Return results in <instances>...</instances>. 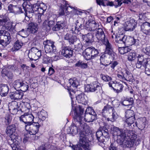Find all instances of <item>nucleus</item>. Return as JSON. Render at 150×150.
Here are the masks:
<instances>
[{
  "label": "nucleus",
  "mask_w": 150,
  "mask_h": 150,
  "mask_svg": "<svg viewBox=\"0 0 150 150\" xmlns=\"http://www.w3.org/2000/svg\"><path fill=\"white\" fill-rule=\"evenodd\" d=\"M83 112L82 106L79 105L74 107L70 113L73 116L74 125H72L69 128L70 134L73 135L79 132V143L85 150H87L85 146L87 147L88 146L87 136L90 133V130L89 126L83 122V117L81 115Z\"/></svg>",
  "instance_id": "obj_1"
},
{
  "label": "nucleus",
  "mask_w": 150,
  "mask_h": 150,
  "mask_svg": "<svg viewBox=\"0 0 150 150\" xmlns=\"http://www.w3.org/2000/svg\"><path fill=\"white\" fill-rule=\"evenodd\" d=\"M110 132L113 138L124 146L131 148L135 144L137 136L133 131L123 129L113 125L110 128Z\"/></svg>",
  "instance_id": "obj_2"
},
{
  "label": "nucleus",
  "mask_w": 150,
  "mask_h": 150,
  "mask_svg": "<svg viewBox=\"0 0 150 150\" xmlns=\"http://www.w3.org/2000/svg\"><path fill=\"white\" fill-rule=\"evenodd\" d=\"M139 41L138 39H135L133 37L130 36L124 35H121L120 37H117L116 42L122 45H132L135 44L137 45Z\"/></svg>",
  "instance_id": "obj_3"
},
{
  "label": "nucleus",
  "mask_w": 150,
  "mask_h": 150,
  "mask_svg": "<svg viewBox=\"0 0 150 150\" xmlns=\"http://www.w3.org/2000/svg\"><path fill=\"white\" fill-rule=\"evenodd\" d=\"M102 115L104 116L107 115L109 117L107 118V120L112 122L114 121L117 118V115L115 111L114 108L110 105L105 106L102 111Z\"/></svg>",
  "instance_id": "obj_4"
},
{
  "label": "nucleus",
  "mask_w": 150,
  "mask_h": 150,
  "mask_svg": "<svg viewBox=\"0 0 150 150\" xmlns=\"http://www.w3.org/2000/svg\"><path fill=\"white\" fill-rule=\"evenodd\" d=\"M107 125L100 128V130H98L96 133L97 139L98 141L103 143L106 140H108L109 139V130L107 129Z\"/></svg>",
  "instance_id": "obj_5"
},
{
  "label": "nucleus",
  "mask_w": 150,
  "mask_h": 150,
  "mask_svg": "<svg viewBox=\"0 0 150 150\" xmlns=\"http://www.w3.org/2000/svg\"><path fill=\"white\" fill-rule=\"evenodd\" d=\"M117 77L120 80L132 82L134 81L132 74L129 70L127 69H122L119 71Z\"/></svg>",
  "instance_id": "obj_6"
},
{
  "label": "nucleus",
  "mask_w": 150,
  "mask_h": 150,
  "mask_svg": "<svg viewBox=\"0 0 150 150\" xmlns=\"http://www.w3.org/2000/svg\"><path fill=\"white\" fill-rule=\"evenodd\" d=\"M1 27L3 30L6 29L10 31H13V29L12 23L6 14L0 16V28Z\"/></svg>",
  "instance_id": "obj_7"
},
{
  "label": "nucleus",
  "mask_w": 150,
  "mask_h": 150,
  "mask_svg": "<svg viewBox=\"0 0 150 150\" xmlns=\"http://www.w3.org/2000/svg\"><path fill=\"white\" fill-rule=\"evenodd\" d=\"M23 8L25 12L24 14L25 16V19L27 18L28 19L32 17L35 11V6L30 3L24 2L22 5Z\"/></svg>",
  "instance_id": "obj_8"
},
{
  "label": "nucleus",
  "mask_w": 150,
  "mask_h": 150,
  "mask_svg": "<svg viewBox=\"0 0 150 150\" xmlns=\"http://www.w3.org/2000/svg\"><path fill=\"white\" fill-rule=\"evenodd\" d=\"M11 37L10 34L3 30H0V44L3 46H6L9 44Z\"/></svg>",
  "instance_id": "obj_9"
},
{
  "label": "nucleus",
  "mask_w": 150,
  "mask_h": 150,
  "mask_svg": "<svg viewBox=\"0 0 150 150\" xmlns=\"http://www.w3.org/2000/svg\"><path fill=\"white\" fill-rule=\"evenodd\" d=\"M84 53L86 59L89 60L96 57L99 54V52L97 49L92 47L86 48L85 50Z\"/></svg>",
  "instance_id": "obj_10"
},
{
  "label": "nucleus",
  "mask_w": 150,
  "mask_h": 150,
  "mask_svg": "<svg viewBox=\"0 0 150 150\" xmlns=\"http://www.w3.org/2000/svg\"><path fill=\"white\" fill-rule=\"evenodd\" d=\"M40 125L38 122H34L28 125H25V130L31 135H35L39 131Z\"/></svg>",
  "instance_id": "obj_11"
},
{
  "label": "nucleus",
  "mask_w": 150,
  "mask_h": 150,
  "mask_svg": "<svg viewBox=\"0 0 150 150\" xmlns=\"http://www.w3.org/2000/svg\"><path fill=\"white\" fill-rule=\"evenodd\" d=\"M55 43L50 40H46L43 42L45 50L46 53L52 52H55L56 51V48L55 45Z\"/></svg>",
  "instance_id": "obj_12"
},
{
  "label": "nucleus",
  "mask_w": 150,
  "mask_h": 150,
  "mask_svg": "<svg viewBox=\"0 0 150 150\" xmlns=\"http://www.w3.org/2000/svg\"><path fill=\"white\" fill-rule=\"evenodd\" d=\"M34 117L30 112H26L19 117V120L20 121L24 122L25 125H26L32 124Z\"/></svg>",
  "instance_id": "obj_13"
},
{
  "label": "nucleus",
  "mask_w": 150,
  "mask_h": 150,
  "mask_svg": "<svg viewBox=\"0 0 150 150\" xmlns=\"http://www.w3.org/2000/svg\"><path fill=\"white\" fill-rule=\"evenodd\" d=\"M94 33H95V36L97 39V42H102L106 40L105 35L102 28H100L97 29Z\"/></svg>",
  "instance_id": "obj_14"
},
{
  "label": "nucleus",
  "mask_w": 150,
  "mask_h": 150,
  "mask_svg": "<svg viewBox=\"0 0 150 150\" xmlns=\"http://www.w3.org/2000/svg\"><path fill=\"white\" fill-rule=\"evenodd\" d=\"M146 59L143 56L139 55L137 57V62L136 63V67L138 69H143L146 67Z\"/></svg>",
  "instance_id": "obj_15"
},
{
  "label": "nucleus",
  "mask_w": 150,
  "mask_h": 150,
  "mask_svg": "<svg viewBox=\"0 0 150 150\" xmlns=\"http://www.w3.org/2000/svg\"><path fill=\"white\" fill-rule=\"evenodd\" d=\"M137 22L133 19L126 21L125 23V29L126 31L133 30L137 25Z\"/></svg>",
  "instance_id": "obj_16"
},
{
  "label": "nucleus",
  "mask_w": 150,
  "mask_h": 150,
  "mask_svg": "<svg viewBox=\"0 0 150 150\" xmlns=\"http://www.w3.org/2000/svg\"><path fill=\"white\" fill-rule=\"evenodd\" d=\"M99 27L98 23L93 21L91 22L87 23L85 26V29L93 33V32H95L96 30L99 28Z\"/></svg>",
  "instance_id": "obj_17"
},
{
  "label": "nucleus",
  "mask_w": 150,
  "mask_h": 150,
  "mask_svg": "<svg viewBox=\"0 0 150 150\" xmlns=\"http://www.w3.org/2000/svg\"><path fill=\"white\" fill-rule=\"evenodd\" d=\"M73 49L69 46L63 47L62 51V54L66 58H70L72 56Z\"/></svg>",
  "instance_id": "obj_18"
},
{
  "label": "nucleus",
  "mask_w": 150,
  "mask_h": 150,
  "mask_svg": "<svg viewBox=\"0 0 150 150\" xmlns=\"http://www.w3.org/2000/svg\"><path fill=\"white\" fill-rule=\"evenodd\" d=\"M8 108L10 112L13 114H16L19 110L18 103L16 101H12L9 104Z\"/></svg>",
  "instance_id": "obj_19"
},
{
  "label": "nucleus",
  "mask_w": 150,
  "mask_h": 150,
  "mask_svg": "<svg viewBox=\"0 0 150 150\" xmlns=\"http://www.w3.org/2000/svg\"><path fill=\"white\" fill-rule=\"evenodd\" d=\"M99 87L97 82L94 81L90 84L87 85L85 88V90L87 92H93L97 90L98 88Z\"/></svg>",
  "instance_id": "obj_20"
},
{
  "label": "nucleus",
  "mask_w": 150,
  "mask_h": 150,
  "mask_svg": "<svg viewBox=\"0 0 150 150\" xmlns=\"http://www.w3.org/2000/svg\"><path fill=\"white\" fill-rule=\"evenodd\" d=\"M141 30L146 35H150V23L147 22L143 23L141 26Z\"/></svg>",
  "instance_id": "obj_21"
},
{
  "label": "nucleus",
  "mask_w": 150,
  "mask_h": 150,
  "mask_svg": "<svg viewBox=\"0 0 150 150\" xmlns=\"http://www.w3.org/2000/svg\"><path fill=\"white\" fill-rule=\"evenodd\" d=\"M23 96V92L18 91L15 92H11L9 93V96L12 100H20L21 99Z\"/></svg>",
  "instance_id": "obj_22"
},
{
  "label": "nucleus",
  "mask_w": 150,
  "mask_h": 150,
  "mask_svg": "<svg viewBox=\"0 0 150 150\" xmlns=\"http://www.w3.org/2000/svg\"><path fill=\"white\" fill-rule=\"evenodd\" d=\"M93 37V35L91 33H88L83 36V40L85 42V45L88 46L91 44Z\"/></svg>",
  "instance_id": "obj_23"
},
{
  "label": "nucleus",
  "mask_w": 150,
  "mask_h": 150,
  "mask_svg": "<svg viewBox=\"0 0 150 150\" xmlns=\"http://www.w3.org/2000/svg\"><path fill=\"white\" fill-rule=\"evenodd\" d=\"M106 46L105 52L106 53L109 55H112L113 54V48L109 42L108 40L106 39L102 42Z\"/></svg>",
  "instance_id": "obj_24"
},
{
  "label": "nucleus",
  "mask_w": 150,
  "mask_h": 150,
  "mask_svg": "<svg viewBox=\"0 0 150 150\" xmlns=\"http://www.w3.org/2000/svg\"><path fill=\"white\" fill-rule=\"evenodd\" d=\"M9 88L7 84H1L0 85V95L1 96H6L9 91Z\"/></svg>",
  "instance_id": "obj_25"
},
{
  "label": "nucleus",
  "mask_w": 150,
  "mask_h": 150,
  "mask_svg": "<svg viewBox=\"0 0 150 150\" xmlns=\"http://www.w3.org/2000/svg\"><path fill=\"white\" fill-rule=\"evenodd\" d=\"M113 90L117 93L121 92L122 91L124 86L120 82L113 83Z\"/></svg>",
  "instance_id": "obj_26"
},
{
  "label": "nucleus",
  "mask_w": 150,
  "mask_h": 150,
  "mask_svg": "<svg viewBox=\"0 0 150 150\" xmlns=\"http://www.w3.org/2000/svg\"><path fill=\"white\" fill-rule=\"evenodd\" d=\"M83 115V114L81 115V116L83 117V119L85 121L87 122H92L94 120L96 119L97 117V115L86 114L84 115V118H83V117L82 116Z\"/></svg>",
  "instance_id": "obj_27"
},
{
  "label": "nucleus",
  "mask_w": 150,
  "mask_h": 150,
  "mask_svg": "<svg viewBox=\"0 0 150 150\" xmlns=\"http://www.w3.org/2000/svg\"><path fill=\"white\" fill-rule=\"evenodd\" d=\"M28 29L30 33L33 34L36 33L38 30V25L33 22H31L28 25Z\"/></svg>",
  "instance_id": "obj_28"
},
{
  "label": "nucleus",
  "mask_w": 150,
  "mask_h": 150,
  "mask_svg": "<svg viewBox=\"0 0 150 150\" xmlns=\"http://www.w3.org/2000/svg\"><path fill=\"white\" fill-rule=\"evenodd\" d=\"M76 98L79 103L84 105L86 104L87 103L86 96L83 93H81L78 95Z\"/></svg>",
  "instance_id": "obj_29"
},
{
  "label": "nucleus",
  "mask_w": 150,
  "mask_h": 150,
  "mask_svg": "<svg viewBox=\"0 0 150 150\" xmlns=\"http://www.w3.org/2000/svg\"><path fill=\"white\" fill-rule=\"evenodd\" d=\"M65 23L64 21L58 22L52 27V30L53 31H58L62 29L65 27Z\"/></svg>",
  "instance_id": "obj_30"
},
{
  "label": "nucleus",
  "mask_w": 150,
  "mask_h": 150,
  "mask_svg": "<svg viewBox=\"0 0 150 150\" xmlns=\"http://www.w3.org/2000/svg\"><path fill=\"white\" fill-rule=\"evenodd\" d=\"M10 136L11 140L13 142V143L19 144L21 141V138L20 137L17 136L15 134H11Z\"/></svg>",
  "instance_id": "obj_31"
},
{
  "label": "nucleus",
  "mask_w": 150,
  "mask_h": 150,
  "mask_svg": "<svg viewBox=\"0 0 150 150\" xmlns=\"http://www.w3.org/2000/svg\"><path fill=\"white\" fill-rule=\"evenodd\" d=\"M146 117H142L139 118L137 120V122L135 123L136 126H137V124L138 123V126L141 128H144L145 127L146 124Z\"/></svg>",
  "instance_id": "obj_32"
},
{
  "label": "nucleus",
  "mask_w": 150,
  "mask_h": 150,
  "mask_svg": "<svg viewBox=\"0 0 150 150\" xmlns=\"http://www.w3.org/2000/svg\"><path fill=\"white\" fill-rule=\"evenodd\" d=\"M55 24L54 22L53 21H45L42 23L43 27L46 28L48 30L51 28L53 27Z\"/></svg>",
  "instance_id": "obj_33"
},
{
  "label": "nucleus",
  "mask_w": 150,
  "mask_h": 150,
  "mask_svg": "<svg viewBox=\"0 0 150 150\" xmlns=\"http://www.w3.org/2000/svg\"><path fill=\"white\" fill-rule=\"evenodd\" d=\"M16 129V127L15 125H11L6 127V133L7 134H13L15 132Z\"/></svg>",
  "instance_id": "obj_34"
},
{
  "label": "nucleus",
  "mask_w": 150,
  "mask_h": 150,
  "mask_svg": "<svg viewBox=\"0 0 150 150\" xmlns=\"http://www.w3.org/2000/svg\"><path fill=\"white\" fill-rule=\"evenodd\" d=\"M87 142L88 143V147H86V146H85L87 150H91V147H90L89 143L88 142V138L87 139ZM81 146L85 150H85V149H84V148L82 145H81L79 142V144L77 145H72V148L73 149V150H83V149L81 147Z\"/></svg>",
  "instance_id": "obj_35"
},
{
  "label": "nucleus",
  "mask_w": 150,
  "mask_h": 150,
  "mask_svg": "<svg viewBox=\"0 0 150 150\" xmlns=\"http://www.w3.org/2000/svg\"><path fill=\"white\" fill-rule=\"evenodd\" d=\"M121 104L125 106H128V107H130L131 108L132 107V105L133 103V100L132 98H131L129 99L125 100L121 102Z\"/></svg>",
  "instance_id": "obj_36"
},
{
  "label": "nucleus",
  "mask_w": 150,
  "mask_h": 150,
  "mask_svg": "<svg viewBox=\"0 0 150 150\" xmlns=\"http://www.w3.org/2000/svg\"><path fill=\"white\" fill-rule=\"evenodd\" d=\"M70 87L72 86L74 88H76L79 85V83L76 78L70 79L69 80V83Z\"/></svg>",
  "instance_id": "obj_37"
},
{
  "label": "nucleus",
  "mask_w": 150,
  "mask_h": 150,
  "mask_svg": "<svg viewBox=\"0 0 150 150\" xmlns=\"http://www.w3.org/2000/svg\"><path fill=\"white\" fill-rule=\"evenodd\" d=\"M35 11H37L39 15L43 14L44 13V11L46 10V7L45 6H44L43 7H41V5L40 6L35 5Z\"/></svg>",
  "instance_id": "obj_38"
},
{
  "label": "nucleus",
  "mask_w": 150,
  "mask_h": 150,
  "mask_svg": "<svg viewBox=\"0 0 150 150\" xmlns=\"http://www.w3.org/2000/svg\"><path fill=\"white\" fill-rule=\"evenodd\" d=\"M36 52V47H32L29 50L28 56L30 60H34L35 53Z\"/></svg>",
  "instance_id": "obj_39"
},
{
  "label": "nucleus",
  "mask_w": 150,
  "mask_h": 150,
  "mask_svg": "<svg viewBox=\"0 0 150 150\" xmlns=\"http://www.w3.org/2000/svg\"><path fill=\"white\" fill-rule=\"evenodd\" d=\"M23 45V43L22 41L18 40L14 43L12 49L13 51H17Z\"/></svg>",
  "instance_id": "obj_40"
},
{
  "label": "nucleus",
  "mask_w": 150,
  "mask_h": 150,
  "mask_svg": "<svg viewBox=\"0 0 150 150\" xmlns=\"http://www.w3.org/2000/svg\"><path fill=\"white\" fill-rule=\"evenodd\" d=\"M136 57L137 56L135 52L133 50H131L129 51L128 56V59L130 61H132L136 59Z\"/></svg>",
  "instance_id": "obj_41"
},
{
  "label": "nucleus",
  "mask_w": 150,
  "mask_h": 150,
  "mask_svg": "<svg viewBox=\"0 0 150 150\" xmlns=\"http://www.w3.org/2000/svg\"><path fill=\"white\" fill-rule=\"evenodd\" d=\"M29 88L28 83L26 82L22 81L20 90L23 92H25L28 90Z\"/></svg>",
  "instance_id": "obj_42"
},
{
  "label": "nucleus",
  "mask_w": 150,
  "mask_h": 150,
  "mask_svg": "<svg viewBox=\"0 0 150 150\" xmlns=\"http://www.w3.org/2000/svg\"><path fill=\"white\" fill-rule=\"evenodd\" d=\"M22 81L18 80L14 81L13 84V87L16 89H20Z\"/></svg>",
  "instance_id": "obj_43"
},
{
  "label": "nucleus",
  "mask_w": 150,
  "mask_h": 150,
  "mask_svg": "<svg viewBox=\"0 0 150 150\" xmlns=\"http://www.w3.org/2000/svg\"><path fill=\"white\" fill-rule=\"evenodd\" d=\"M131 2V0H117L115 3L116 4L115 7H117V6H120L122 3L128 4Z\"/></svg>",
  "instance_id": "obj_44"
},
{
  "label": "nucleus",
  "mask_w": 150,
  "mask_h": 150,
  "mask_svg": "<svg viewBox=\"0 0 150 150\" xmlns=\"http://www.w3.org/2000/svg\"><path fill=\"white\" fill-rule=\"evenodd\" d=\"M127 119L125 121V125L126 126L127 124V125L129 126L134 123L135 120L134 117H132L129 118H126Z\"/></svg>",
  "instance_id": "obj_45"
},
{
  "label": "nucleus",
  "mask_w": 150,
  "mask_h": 150,
  "mask_svg": "<svg viewBox=\"0 0 150 150\" xmlns=\"http://www.w3.org/2000/svg\"><path fill=\"white\" fill-rule=\"evenodd\" d=\"M76 67L81 68L82 69H85L87 68V65L82 61H79L75 64Z\"/></svg>",
  "instance_id": "obj_46"
},
{
  "label": "nucleus",
  "mask_w": 150,
  "mask_h": 150,
  "mask_svg": "<svg viewBox=\"0 0 150 150\" xmlns=\"http://www.w3.org/2000/svg\"><path fill=\"white\" fill-rule=\"evenodd\" d=\"M46 112L45 111H41L38 114V118L40 120L42 121L44 120L46 118Z\"/></svg>",
  "instance_id": "obj_47"
},
{
  "label": "nucleus",
  "mask_w": 150,
  "mask_h": 150,
  "mask_svg": "<svg viewBox=\"0 0 150 150\" xmlns=\"http://www.w3.org/2000/svg\"><path fill=\"white\" fill-rule=\"evenodd\" d=\"M125 115L126 118L134 117V112L132 110L128 109L126 111Z\"/></svg>",
  "instance_id": "obj_48"
},
{
  "label": "nucleus",
  "mask_w": 150,
  "mask_h": 150,
  "mask_svg": "<svg viewBox=\"0 0 150 150\" xmlns=\"http://www.w3.org/2000/svg\"><path fill=\"white\" fill-rule=\"evenodd\" d=\"M85 114L97 115L93 108L90 107L87 108L85 111Z\"/></svg>",
  "instance_id": "obj_49"
},
{
  "label": "nucleus",
  "mask_w": 150,
  "mask_h": 150,
  "mask_svg": "<svg viewBox=\"0 0 150 150\" xmlns=\"http://www.w3.org/2000/svg\"><path fill=\"white\" fill-rule=\"evenodd\" d=\"M74 46V49L76 50L81 51L83 50V45L79 41H78L77 44L75 45Z\"/></svg>",
  "instance_id": "obj_50"
},
{
  "label": "nucleus",
  "mask_w": 150,
  "mask_h": 150,
  "mask_svg": "<svg viewBox=\"0 0 150 150\" xmlns=\"http://www.w3.org/2000/svg\"><path fill=\"white\" fill-rule=\"evenodd\" d=\"M100 77L103 80L105 81H108L112 80V78L104 74H101L100 75Z\"/></svg>",
  "instance_id": "obj_51"
},
{
  "label": "nucleus",
  "mask_w": 150,
  "mask_h": 150,
  "mask_svg": "<svg viewBox=\"0 0 150 150\" xmlns=\"http://www.w3.org/2000/svg\"><path fill=\"white\" fill-rule=\"evenodd\" d=\"M6 120L5 122L6 125H8L11 122L12 118L11 116L9 115H6L5 117Z\"/></svg>",
  "instance_id": "obj_52"
},
{
  "label": "nucleus",
  "mask_w": 150,
  "mask_h": 150,
  "mask_svg": "<svg viewBox=\"0 0 150 150\" xmlns=\"http://www.w3.org/2000/svg\"><path fill=\"white\" fill-rule=\"evenodd\" d=\"M77 40V39L75 35H72V38L69 41L70 45L73 44Z\"/></svg>",
  "instance_id": "obj_53"
},
{
  "label": "nucleus",
  "mask_w": 150,
  "mask_h": 150,
  "mask_svg": "<svg viewBox=\"0 0 150 150\" xmlns=\"http://www.w3.org/2000/svg\"><path fill=\"white\" fill-rule=\"evenodd\" d=\"M41 15H38L37 17L36 18V23L38 25H40L42 23V20L41 18Z\"/></svg>",
  "instance_id": "obj_54"
},
{
  "label": "nucleus",
  "mask_w": 150,
  "mask_h": 150,
  "mask_svg": "<svg viewBox=\"0 0 150 150\" xmlns=\"http://www.w3.org/2000/svg\"><path fill=\"white\" fill-rule=\"evenodd\" d=\"M50 57L48 56L46 54H45L43 56V61L45 63H47L50 61Z\"/></svg>",
  "instance_id": "obj_55"
},
{
  "label": "nucleus",
  "mask_w": 150,
  "mask_h": 150,
  "mask_svg": "<svg viewBox=\"0 0 150 150\" xmlns=\"http://www.w3.org/2000/svg\"><path fill=\"white\" fill-rule=\"evenodd\" d=\"M72 31V33L75 34H78L79 31L77 27L75 25L72 26L71 30Z\"/></svg>",
  "instance_id": "obj_56"
},
{
  "label": "nucleus",
  "mask_w": 150,
  "mask_h": 150,
  "mask_svg": "<svg viewBox=\"0 0 150 150\" xmlns=\"http://www.w3.org/2000/svg\"><path fill=\"white\" fill-rule=\"evenodd\" d=\"M65 2L66 7V10L65 11V13H66L67 15H68L69 13L70 12L68 10H69V9L68 8V7H69L71 9L72 8L71 6H69V4L67 3V1H65ZM72 8L74 9V8L73 7Z\"/></svg>",
  "instance_id": "obj_57"
},
{
  "label": "nucleus",
  "mask_w": 150,
  "mask_h": 150,
  "mask_svg": "<svg viewBox=\"0 0 150 150\" xmlns=\"http://www.w3.org/2000/svg\"><path fill=\"white\" fill-rule=\"evenodd\" d=\"M72 35H73L71 34L67 33L65 35L64 37V39L66 40H67L69 43V41L72 38Z\"/></svg>",
  "instance_id": "obj_58"
},
{
  "label": "nucleus",
  "mask_w": 150,
  "mask_h": 150,
  "mask_svg": "<svg viewBox=\"0 0 150 150\" xmlns=\"http://www.w3.org/2000/svg\"><path fill=\"white\" fill-rule=\"evenodd\" d=\"M108 150H117V149L115 144L113 143H112L108 148Z\"/></svg>",
  "instance_id": "obj_59"
},
{
  "label": "nucleus",
  "mask_w": 150,
  "mask_h": 150,
  "mask_svg": "<svg viewBox=\"0 0 150 150\" xmlns=\"http://www.w3.org/2000/svg\"><path fill=\"white\" fill-rule=\"evenodd\" d=\"M144 52L146 54L150 56V46L146 47L144 49Z\"/></svg>",
  "instance_id": "obj_60"
},
{
  "label": "nucleus",
  "mask_w": 150,
  "mask_h": 150,
  "mask_svg": "<svg viewBox=\"0 0 150 150\" xmlns=\"http://www.w3.org/2000/svg\"><path fill=\"white\" fill-rule=\"evenodd\" d=\"M55 72L54 69L52 67H50L48 69V74L49 76H51Z\"/></svg>",
  "instance_id": "obj_61"
},
{
  "label": "nucleus",
  "mask_w": 150,
  "mask_h": 150,
  "mask_svg": "<svg viewBox=\"0 0 150 150\" xmlns=\"http://www.w3.org/2000/svg\"><path fill=\"white\" fill-rule=\"evenodd\" d=\"M13 150H18V147L17 146L19 144H17L15 143H12L10 144Z\"/></svg>",
  "instance_id": "obj_62"
},
{
  "label": "nucleus",
  "mask_w": 150,
  "mask_h": 150,
  "mask_svg": "<svg viewBox=\"0 0 150 150\" xmlns=\"http://www.w3.org/2000/svg\"><path fill=\"white\" fill-rule=\"evenodd\" d=\"M38 86L37 83H33L30 85V89L31 90L33 91V90L37 87Z\"/></svg>",
  "instance_id": "obj_63"
},
{
  "label": "nucleus",
  "mask_w": 150,
  "mask_h": 150,
  "mask_svg": "<svg viewBox=\"0 0 150 150\" xmlns=\"http://www.w3.org/2000/svg\"><path fill=\"white\" fill-rule=\"evenodd\" d=\"M138 16L139 17V19L142 20L144 18V14L143 13L139 12L138 13Z\"/></svg>",
  "instance_id": "obj_64"
}]
</instances>
